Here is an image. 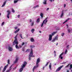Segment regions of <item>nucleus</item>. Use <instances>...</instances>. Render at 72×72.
<instances>
[{"label": "nucleus", "mask_w": 72, "mask_h": 72, "mask_svg": "<svg viewBox=\"0 0 72 72\" xmlns=\"http://www.w3.org/2000/svg\"><path fill=\"white\" fill-rule=\"evenodd\" d=\"M66 4H64V8H66Z\"/></svg>", "instance_id": "50"}, {"label": "nucleus", "mask_w": 72, "mask_h": 72, "mask_svg": "<svg viewBox=\"0 0 72 72\" xmlns=\"http://www.w3.org/2000/svg\"><path fill=\"white\" fill-rule=\"evenodd\" d=\"M30 25L31 26H34V22H32L30 24Z\"/></svg>", "instance_id": "20"}, {"label": "nucleus", "mask_w": 72, "mask_h": 72, "mask_svg": "<svg viewBox=\"0 0 72 72\" xmlns=\"http://www.w3.org/2000/svg\"><path fill=\"white\" fill-rule=\"evenodd\" d=\"M39 5H37L36 6H35L34 7H33V9H35V8H39Z\"/></svg>", "instance_id": "18"}, {"label": "nucleus", "mask_w": 72, "mask_h": 72, "mask_svg": "<svg viewBox=\"0 0 72 72\" xmlns=\"http://www.w3.org/2000/svg\"><path fill=\"white\" fill-rule=\"evenodd\" d=\"M63 54V53H62L60 55H59V58H60V57H62V55Z\"/></svg>", "instance_id": "31"}, {"label": "nucleus", "mask_w": 72, "mask_h": 72, "mask_svg": "<svg viewBox=\"0 0 72 72\" xmlns=\"http://www.w3.org/2000/svg\"><path fill=\"white\" fill-rule=\"evenodd\" d=\"M10 69L9 70H7L6 72H9L10 71Z\"/></svg>", "instance_id": "45"}, {"label": "nucleus", "mask_w": 72, "mask_h": 72, "mask_svg": "<svg viewBox=\"0 0 72 72\" xmlns=\"http://www.w3.org/2000/svg\"><path fill=\"white\" fill-rule=\"evenodd\" d=\"M14 42H15V44H16V45L18 44V42H17V39L15 40Z\"/></svg>", "instance_id": "10"}, {"label": "nucleus", "mask_w": 72, "mask_h": 72, "mask_svg": "<svg viewBox=\"0 0 72 72\" xmlns=\"http://www.w3.org/2000/svg\"><path fill=\"white\" fill-rule=\"evenodd\" d=\"M36 66H34L33 67V68L35 69V68H37V67H39V65H38V64H36Z\"/></svg>", "instance_id": "22"}, {"label": "nucleus", "mask_w": 72, "mask_h": 72, "mask_svg": "<svg viewBox=\"0 0 72 72\" xmlns=\"http://www.w3.org/2000/svg\"><path fill=\"white\" fill-rule=\"evenodd\" d=\"M24 44V42H22L21 45V46H23V45Z\"/></svg>", "instance_id": "43"}, {"label": "nucleus", "mask_w": 72, "mask_h": 72, "mask_svg": "<svg viewBox=\"0 0 72 72\" xmlns=\"http://www.w3.org/2000/svg\"><path fill=\"white\" fill-rule=\"evenodd\" d=\"M7 13H8L7 14V17L8 18H9V15H10V11L8 10L7 12Z\"/></svg>", "instance_id": "5"}, {"label": "nucleus", "mask_w": 72, "mask_h": 72, "mask_svg": "<svg viewBox=\"0 0 72 72\" xmlns=\"http://www.w3.org/2000/svg\"><path fill=\"white\" fill-rule=\"evenodd\" d=\"M32 22V20H31V19H30V22Z\"/></svg>", "instance_id": "59"}, {"label": "nucleus", "mask_w": 72, "mask_h": 72, "mask_svg": "<svg viewBox=\"0 0 72 72\" xmlns=\"http://www.w3.org/2000/svg\"><path fill=\"white\" fill-rule=\"evenodd\" d=\"M57 56V55L56 54H55V57H56Z\"/></svg>", "instance_id": "60"}, {"label": "nucleus", "mask_w": 72, "mask_h": 72, "mask_svg": "<svg viewBox=\"0 0 72 72\" xmlns=\"http://www.w3.org/2000/svg\"><path fill=\"white\" fill-rule=\"evenodd\" d=\"M49 8H48L46 9V11H48V10H49Z\"/></svg>", "instance_id": "52"}, {"label": "nucleus", "mask_w": 72, "mask_h": 72, "mask_svg": "<svg viewBox=\"0 0 72 72\" xmlns=\"http://www.w3.org/2000/svg\"><path fill=\"white\" fill-rule=\"evenodd\" d=\"M15 42H14V41L13 42V45H15V43H14Z\"/></svg>", "instance_id": "46"}, {"label": "nucleus", "mask_w": 72, "mask_h": 72, "mask_svg": "<svg viewBox=\"0 0 72 72\" xmlns=\"http://www.w3.org/2000/svg\"><path fill=\"white\" fill-rule=\"evenodd\" d=\"M40 15L41 17L42 18H43V14H42V13H41L40 14Z\"/></svg>", "instance_id": "29"}, {"label": "nucleus", "mask_w": 72, "mask_h": 72, "mask_svg": "<svg viewBox=\"0 0 72 72\" xmlns=\"http://www.w3.org/2000/svg\"><path fill=\"white\" fill-rule=\"evenodd\" d=\"M67 72H69V70H67Z\"/></svg>", "instance_id": "64"}, {"label": "nucleus", "mask_w": 72, "mask_h": 72, "mask_svg": "<svg viewBox=\"0 0 72 72\" xmlns=\"http://www.w3.org/2000/svg\"><path fill=\"white\" fill-rule=\"evenodd\" d=\"M20 36L21 37V39H23V38H22V34L20 35Z\"/></svg>", "instance_id": "44"}, {"label": "nucleus", "mask_w": 72, "mask_h": 72, "mask_svg": "<svg viewBox=\"0 0 72 72\" xmlns=\"http://www.w3.org/2000/svg\"><path fill=\"white\" fill-rule=\"evenodd\" d=\"M31 57H31L30 56H29L28 59H29V60H31Z\"/></svg>", "instance_id": "36"}, {"label": "nucleus", "mask_w": 72, "mask_h": 72, "mask_svg": "<svg viewBox=\"0 0 72 72\" xmlns=\"http://www.w3.org/2000/svg\"><path fill=\"white\" fill-rule=\"evenodd\" d=\"M17 28H18V27H15L14 28H15V29H17Z\"/></svg>", "instance_id": "55"}, {"label": "nucleus", "mask_w": 72, "mask_h": 72, "mask_svg": "<svg viewBox=\"0 0 72 72\" xmlns=\"http://www.w3.org/2000/svg\"><path fill=\"white\" fill-rule=\"evenodd\" d=\"M8 49L9 50V51H12L13 50V49H12V48L9 46L8 47Z\"/></svg>", "instance_id": "13"}, {"label": "nucleus", "mask_w": 72, "mask_h": 72, "mask_svg": "<svg viewBox=\"0 0 72 72\" xmlns=\"http://www.w3.org/2000/svg\"><path fill=\"white\" fill-rule=\"evenodd\" d=\"M33 55V50L32 49H31L30 53L29 56V57H32Z\"/></svg>", "instance_id": "2"}, {"label": "nucleus", "mask_w": 72, "mask_h": 72, "mask_svg": "<svg viewBox=\"0 0 72 72\" xmlns=\"http://www.w3.org/2000/svg\"><path fill=\"white\" fill-rule=\"evenodd\" d=\"M64 35V33H62L61 34V36H63Z\"/></svg>", "instance_id": "38"}, {"label": "nucleus", "mask_w": 72, "mask_h": 72, "mask_svg": "<svg viewBox=\"0 0 72 72\" xmlns=\"http://www.w3.org/2000/svg\"><path fill=\"white\" fill-rule=\"evenodd\" d=\"M60 58L61 59H63V57L61 56Z\"/></svg>", "instance_id": "47"}, {"label": "nucleus", "mask_w": 72, "mask_h": 72, "mask_svg": "<svg viewBox=\"0 0 72 72\" xmlns=\"http://www.w3.org/2000/svg\"><path fill=\"white\" fill-rule=\"evenodd\" d=\"M51 63H50V65L49 66V68L50 69H51V65L50 64Z\"/></svg>", "instance_id": "26"}, {"label": "nucleus", "mask_w": 72, "mask_h": 72, "mask_svg": "<svg viewBox=\"0 0 72 72\" xmlns=\"http://www.w3.org/2000/svg\"><path fill=\"white\" fill-rule=\"evenodd\" d=\"M6 1H5L4 2L3 5L2 6V7H4L5 5L6 4Z\"/></svg>", "instance_id": "14"}, {"label": "nucleus", "mask_w": 72, "mask_h": 72, "mask_svg": "<svg viewBox=\"0 0 72 72\" xmlns=\"http://www.w3.org/2000/svg\"><path fill=\"white\" fill-rule=\"evenodd\" d=\"M48 20H46L45 22H44V21H43L41 25V27H42V26H43V25H44V24H46V23H47V22H48Z\"/></svg>", "instance_id": "3"}, {"label": "nucleus", "mask_w": 72, "mask_h": 72, "mask_svg": "<svg viewBox=\"0 0 72 72\" xmlns=\"http://www.w3.org/2000/svg\"><path fill=\"white\" fill-rule=\"evenodd\" d=\"M63 67V66H60V67H58V68L57 69V70H56V72H58V71H59L62 67Z\"/></svg>", "instance_id": "4"}, {"label": "nucleus", "mask_w": 72, "mask_h": 72, "mask_svg": "<svg viewBox=\"0 0 72 72\" xmlns=\"http://www.w3.org/2000/svg\"><path fill=\"white\" fill-rule=\"evenodd\" d=\"M49 1H50V2H52V1L53 0V1H54V0H49Z\"/></svg>", "instance_id": "54"}, {"label": "nucleus", "mask_w": 72, "mask_h": 72, "mask_svg": "<svg viewBox=\"0 0 72 72\" xmlns=\"http://www.w3.org/2000/svg\"><path fill=\"white\" fill-rule=\"evenodd\" d=\"M12 66H13V65H12L10 67V69L11 68H12Z\"/></svg>", "instance_id": "51"}, {"label": "nucleus", "mask_w": 72, "mask_h": 72, "mask_svg": "<svg viewBox=\"0 0 72 72\" xmlns=\"http://www.w3.org/2000/svg\"><path fill=\"white\" fill-rule=\"evenodd\" d=\"M57 33V31H56L55 32H54L53 33H52V35H51L52 36H53V35H55V34L56 33Z\"/></svg>", "instance_id": "12"}, {"label": "nucleus", "mask_w": 72, "mask_h": 72, "mask_svg": "<svg viewBox=\"0 0 72 72\" xmlns=\"http://www.w3.org/2000/svg\"><path fill=\"white\" fill-rule=\"evenodd\" d=\"M49 63H50V62H48L45 65V66L46 67V66H48V64H49Z\"/></svg>", "instance_id": "30"}, {"label": "nucleus", "mask_w": 72, "mask_h": 72, "mask_svg": "<svg viewBox=\"0 0 72 72\" xmlns=\"http://www.w3.org/2000/svg\"><path fill=\"white\" fill-rule=\"evenodd\" d=\"M15 47L17 49H19V48L18 46V44H16Z\"/></svg>", "instance_id": "28"}, {"label": "nucleus", "mask_w": 72, "mask_h": 72, "mask_svg": "<svg viewBox=\"0 0 72 72\" xmlns=\"http://www.w3.org/2000/svg\"><path fill=\"white\" fill-rule=\"evenodd\" d=\"M48 17L46 18L45 19H44V20L43 21L44 22H45V21H48V20H47V19H48Z\"/></svg>", "instance_id": "33"}, {"label": "nucleus", "mask_w": 72, "mask_h": 72, "mask_svg": "<svg viewBox=\"0 0 72 72\" xmlns=\"http://www.w3.org/2000/svg\"><path fill=\"white\" fill-rule=\"evenodd\" d=\"M16 68V67L14 68V70H15V69Z\"/></svg>", "instance_id": "58"}, {"label": "nucleus", "mask_w": 72, "mask_h": 72, "mask_svg": "<svg viewBox=\"0 0 72 72\" xmlns=\"http://www.w3.org/2000/svg\"><path fill=\"white\" fill-rule=\"evenodd\" d=\"M70 69L72 68V64H71L70 65Z\"/></svg>", "instance_id": "40"}, {"label": "nucleus", "mask_w": 72, "mask_h": 72, "mask_svg": "<svg viewBox=\"0 0 72 72\" xmlns=\"http://www.w3.org/2000/svg\"><path fill=\"white\" fill-rule=\"evenodd\" d=\"M35 69L34 68H33V72H34V71H35Z\"/></svg>", "instance_id": "48"}, {"label": "nucleus", "mask_w": 72, "mask_h": 72, "mask_svg": "<svg viewBox=\"0 0 72 72\" xmlns=\"http://www.w3.org/2000/svg\"><path fill=\"white\" fill-rule=\"evenodd\" d=\"M30 40L31 42H34L35 40H34V39H33V38H32L30 39Z\"/></svg>", "instance_id": "19"}, {"label": "nucleus", "mask_w": 72, "mask_h": 72, "mask_svg": "<svg viewBox=\"0 0 72 72\" xmlns=\"http://www.w3.org/2000/svg\"><path fill=\"white\" fill-rule=\"evenodd\" d=\"M58 35H57L56 37H55V39L57 40H58Z\"/></svg>", "instance_id": "25"}, {"label": "nucleus", "mask_w": 72, "mask_h": 72, "mask_svg": "<svg viewBox=\"0 0 72 72\" xmlns=\"http://www.w3.org/2000/svg\"><path fill=\"white\" fill-rule=\"evenodd\" d=\"M18 18H19L20 17V15H18L17 16Z\"/></svg>", "instance_id": "53"}, {"label": "nucleus", "mask_w": 72, "mask_h": 72, "mask_svg": "<svg viewBox=\"0 0 72 72\" xmlns=\"http://www.w3.org/2000/svg\"><path fill=\"white\" fill-rule=\"evenodd\" d=\"M32 57H35V55H33Z\"/></svg>", "instance_id": "61"}, {"label": "nucleus", "mask_w": 72, "mask_h": 72, "mask_svg": "<svg viewBox=\"0 0 72 72\" xmlns=\"http://www.w3.org/2000/svg\"><path fill=\"white\" fill-rule=\"evenodd\" d=\"M54 53L55 54H56V51H54Z\"/></svg>", "instance_id": "57"}, {"label": "nucleus", "mask_w": 72, "mask_h": 72, "mask_svg": "<svg viewBox=\"0 0 72 72\" xmlns=\"http://www.w3.org/2000/svg\"><path fill=\"white\" fill-rule=\"evenodd\" d=\"M19 1V0H14V3L15 4V3H17L18 2V1Z\"/></svg>", "instance_id": "23"}, {"label": "nucleus", "mask_w": 72, "mask_h": 72, "mask_svg": "<svg viewBox=\"0 0 72 72\" xmlns=\"http://www.w3.org/2000/svg\"><path fill=\"white\" fill-rule=\"evenodd\" d=\"M40 21V18H38V19H37L36 21L37 23H39Z\"/></svg>", "instance_id": "16"}, {"label": "nucleus", "mask_w": 72, "mask_h": 72, "mask_svg": "<svg viewBox=\"0 0 72 72\" xmlns=\"http://www.w3.org/2000/svg\"><path fill=\"white\" fill-rule=\"evenodd\" d=\"M27 64V62H24V63L23 64V65L21 66V68L20 69L19 71V72H21L22 71H23V69L26 67V66Z\"/></svg>", "instance_id": "1"}, {"label": "nucleus", "mask_w": 72, "mask_h": 72, "mask_svg": "<svg viewBox=\"0 0 72 72\" xmlns=\"http://www.w3.org/2000/svg\"><path fill=\"white\" fill-rule=\"evenodd\" d=\"M63 54V53H62L60 55H59V58H60V57H62V55Z\"/></svg>", "instance_id": "32"}, {"label": "nucleus", "mask_w": 72, "mask_h": 72, "mask_svg": "<svg viewBox=\"0 0 72 72\" xmlns=\"http://www.w3.org/2000/svg\"><path fill=\"white\" fill-rule=\"evenodd\" d=\"M58 45V43H57L56 45H57H57Z\"/></svg>", "instance_id": "62"}, {"label": "nucleus", "mask_w": 72, "mask_h": 72, "mask_svg": "<svg viewBox=\"0 0 72 72\" xmlns=\"http://www.w3.org/2000/svg\"><path fill=\"white\" fill-rule=\"evenodd\" d=\"M34 31H35V29H32L31 30V32L32 33H33Z\"/></svg>", "instance_id": "24"}, {"label": "nucleus", "mask_w": 72, "mask_h": 72, "mask_svg": "<svg viewBox=\"0 0 72 72\" xmlns=\"http://www.w3.org/2000/svg\"><path fill=\"white\" fill-rule=\"evenodd\" d=\"M44 1L43 2V4H44L45 5H46L47 3H46V2H47V0H44Z\"/></svg>", "instance_id": "9"}, {"label": "nucleus", "mask_w": 72, "mask_h": 72, "mask_svg": "<svg viewBox=\"0 0 72 72\" xmlns=\"http://www.w3.org/2000/svg\"><path fill=\"white\" fill-rule=\"evenodd\" d=\"M69 45H68L66 46V48L67 49H69Z\"/></svg>", "instance_id": "35"}, {"label": "nucleus", "mask_w": 72, "mask_h": 72, "mask_svg": "<svg viewBox=\"0 0 72 72\" xmlns=\"http://www.w3.org/2000/svg\"><path fill=\"white\" fill-rule=\"evenodd\" d=\"M68 66H69V64L67 65V66H66V67H68Z\"/></svg>", "instance_id": "56"}, {"label": "nucleus", "mask_w": 72, "mask_h": 72, "mask_svg": "<svg viewBox=\"0 0 72 72\" xmlns=\"http://www.w3.org/2000/svg\"><path fill=\"white\" fill-rule=\"evenodd\" d=\"M64 10H63L62 12V14L60 16L61 18H62L63 16V15L64 14Z\"/></svg>", "instance_id": "11"}, {"label": "nucleus", "mask_w": 72, "mask_h": 72, "mask_svg": "<svg viewBox=\"0 0 72 72\" xmlns=\"http://www.w3.org/2000/svg\"><path fill=\"white\" fill-rule=\"evenodd\" d=\"M11 10L13 13H15V10L13 9V8H12Z\"/></svg>", "instance_id": "27"}, {"label": "nucleus", "mask_w": 72, "mask_h": 72, "mask_svg": "<svg viewBox=\"0 0 72 72\" xmlns=\"http://www.w3.org/2000/svg\"><path fill=\"white\" fill-rule=\"evenodd\" d=\"M69 19H70V18H68L66 20V21H65L63 23V24H64V23H66V22H67V21H68L69 20Z\"/></svg>", "instance_id": "17"}, {"label": "nucleus", "mask_w": 72, "mask_h": 72, "mask_svg": "<svg viewBox=\"0 0 72 72\" xmlns=\"http://www.w3.org/2000/svg\"><path fill=\"white\" fill-rule=\"evenodd\" d=\"M30 50L29 49H28L26 50V51H29Z\"/></svg>", "instance_id": "49"}, {"label": "nucleus", "mask_w": 72, "mask_h": 72, "mask_svg": "<svg viewBox=\"0 0 72 72\" xmlns=\"http://www.w3.org/2000/svg\"><path fill=\"white\" fill-rule=\"evenodd\" d=\"M4 22H3L1 24V26H3L4 24Z\"/></svg>", "instance_id": "41"}, {"label": "nucleus", "mask_w": 72, "mask_h": 72, "mask_svg": "<svg viewBox=\"0 0 72 72\" xmlns=\"http://www.w3.org/2000/svg\"><path fill=\"white\" fill-rule=\"evenodd\" d=\"M55 39L54 38L53 40H52L51 41V42H54V41H55Z\"/></svg>", "instance_id": "34"}, {"label": "nucleus", "mask_w": 72, "mask_h": 72, "mask_svg": "<svg viewBox=\"0 0 72 72\" xmlns=\"http://www.w3.org/2000/svg\"><path fill=\"white\" fill-rule=\"evenodd\" d=\"M10 60H8L7 63L8 64H10Z\"/></svg>", "instance_id": "39"}, {"label": "nucleus", "mask_w": 72, "mask_h": 72, "mask_svg": "<svg viewBox=\"0 0 72 72\" xmlns=\"http://www.w3.org/2000/svg\"><path fill=\"white\" fill-rule=\"evenodd\" d=\"M67 50H66V51H65V54H66V53H67Z\"/></svg>", "instance_id": "42"}, {"label": "nucleus", "mask_w": 72, "mask_h": 72, "mask_svg": "<svg viewBox=\"0 0 72 72\" xmlns=\"http://www.w3.org/2000/svg\"><path fill=\"white\" fill-rule=\"evenodd\" d=\"M40 62V59L39 58H38L36 64H38Z\"/></svg>", "instance_id": "7"}, {"label": "nucleus", "mask_w": 72, "mask_h": 72, "mask_svg": "<svg viewBox=\"0 0 72 72\" xmlns=\"http://www.w3.org/2000/svg\"><path fill=\"white\" fill-rule=\"evenodd\" d=\"M19 30H20V29L19 28L17 30H16L15 31V33H17L18 32H19Z\"/></svg>", "instance_id": "21"}, {"label": "nucleus", "mask_w": 72, "mask_h": 72, "mask_svg": "<svg viewBox=\"0 0 72 72\" xmlns=\"http://www.w3.org/2000/svg\"><path fill=\"white\" fill-rule=\"evenodd\" d=\"M42 69H43V70H44V67H43L42 68Z\"/></svg>", "instance_id": "63"}, {"label": "nucleus", "mask_w": 72, "mask_h": 72, "mask_svg": "<svg viewBox=\"0 0 72 72\" xmlns=\"http://www.w3.org/2000/svg\"><path fill=\"white\" fill-rule=\"evenodd\" d=\"M68 32L69 33L71 32V30L69 29H68Z\"/></svg>", "instance_id": "37"}, {"label": "nucleus", "mask_w": 72, "mask_h": 72, "mask_svg": "<svg viewBox=\"0 0 72 72\" xmlns=\"http://www.w3.org/2000/svg\"><path fill=\"white\" fill-rule=\"evenodd\" d=\"M8 66V64H7L5 66L3 70V72H4L5 70H6V68H7V67Z\"/></svg>", "instance_id": "6"}, {"label": "nucleus", "mask_w": 72, "mask_h": 72, "mask_svg": "<svg viewBox=\"0 0 72 72\" xmlns=\"http://www.w3.org/2000/svg\"><path fill=\"white\" fill-rule=\"evenodd\" d=\"M53 36L51 35V34L49 35V40L51 41L52 39V37Z\"/></svg>", "instance_id": "8"}, {"label": "nucleus", "mask_w": 72, "mask_h": 72, "mask_svg": "<svg viewBox=\"0 0 72 72\" xmlns=\"http://www.w3.org/2000/svg\"><path fill=\"white\" fill-rule=\"evenodd\" d=\"M18 60V57H17L16 58V60L14 61V63H16Z\"/></svg>", "instance_id": "15"}]
</instances>
